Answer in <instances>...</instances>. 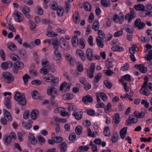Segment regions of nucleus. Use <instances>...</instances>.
Instances as JSON below:
<instances>
[{"label":"nucleus","instance_id":"nucleus-1","mask_svg":"<svg viewBox=\"0 0 152 152\" xmlns=\"http://www.w3.org/2000/svg\"><path fill=\"white\" fill-rule=\"evenodd\" d=\"M15 93L14 96L15 100L18 102L20 105L22 106L25 105L26 102V100L25 94L18 91H16Z\"/></svg>","mask_w":152,"mask_h":152},{"label":"nucleus","instance_id":"nucleus-2","mask_svg":"<svg viewBox=\"0 0 152 152\" xmlns=\"http://www.w3.org/2000/svg\"><path fill=\"white\" fill-rule=\"evenodd\" d=\"M130 13H127L125 16V19L127 20L128 23H129L132 19L136 17V14L134 10L133 9H131Z\"/></svg>","mask_w":152,"mask_h":152},{"label":"nucleus","instance_id":"nucleus-3","mask_svg":"<svg viewBox=\"0 0 152 152\" xmlns=\"http://www.w3.org/2000/svg\"><path fill=\"white\" fill-rule=\"evenodd\" d=\"M3 76L7 81V83H10L14 80V78L13 76L8 72H5L3 73Z\"/></svg>","mask_w":152,"mask_h":152},{"label":"nucleus","instance_id":"nucleus-4","mask_svg":"<svg viewBox=\"0 0 152 152\" xmlns=\"http://www.w3.org/2000/svg\"><path fill=\"white\" fill-rule=\"evenodd\" d=\"M83 113L81 109H76L73 112L72 115L76 120H80L82 118Z\"/></svg>","mask_w":152,"mask_h":152},{"label":"nucleus","instance_id":"nucleus-5","mask_svg":"<svg viewBox=\"0 0 152 152\" xmlns=\"http://www.w3.org/2000/svg\"><path fill=\"white\" fill-rule=\"evenodd\" d=\"M124 19V15L122 12H119L118 15L116 13H115V23H119L121 24L122 23Z\"/></svg>","mask_w":152,"mask_h":152},{"label":"nucleus","instance_id":"nucleus-6","mask_svg":"<svg viewBox=\"0 0 152 152\" xmlns=\"http://www.w3.org/2000/svg\"><path fill=\"white\" fill-rule=\"evenodd\" d=\"M13 15L15 16V18L16 21L20 23L23 20V16L21 13L17 11H15Z\"/></svg>","mask_w":152,"mask_h":152},{"label":"nucleus","instance_id":"nucleus-7","mask_svg":"<svg viewBox=\"0 0 152 152\" xmlns=\"http://www.w3.org/2000/svg\"><path fill=\"white\" fill-rule=\"evenodd\" d=\"M48 82H50L51 84L57 83L59 81L58 78H55V77L51 74H48V79L47 80Z\"/></svg>","mask_w":152,"mask_h":152},{"label":"nucleus","instance_id":"nucleus-8","mask_svg":"<svg viewBox=\"0 0 152 152\" xmlns=\"http://www.w3.org/2000/svg\"><path fill=\"white\" fill-rule=\"evenodd\" d=\"M134 24L136 27L138 28L139 29L143 28L145 26V24L143 22H141L140 19H137L134 21Z\"/></svg>","mask_w":152,"mask_h":152},{"label":"nucleus","instance_id":"nucleus-9","mask_svg":"<svg viewBox=\"0 0 152 152\" xmlns=\"http://www.w3.org/2000/svg\"><path fill=\"white\" fill-rule=\"evenodd\" d=\"M53 91L54 94H58V90L55 88L53 86H52L51 87H48V88L47 90V93L48 95H51Z\"/></svg>","mask_w":152,"mask_h":152},{"label":"nucleus","instance_id":"nucleus-10","mask_svg":"<svg viewBox=\"0 0 152 152\" xmlns=\"http://www.w3.org/2000/svg\"><path fill=\"white\" fill-rule=\"evenodd\" d=\"M82 101L86 104H87L88 103H91L93 102V97L90 95L88 94L83 97Z\"/></svg>","mask_w":152,"mask_h":152},{"label":"nucleus","instance_id":"nucleus-11","mask_svg":"<svg viewBox=\"0 0 152 152\" xmlns=\"http://www.w3.org/2000/svg\"><path fill=\"white\" fill-rule=\"evenodd\" d=\"M73 19L74 22L75 24L79 23L80 21L79 14L78 12L76 11L73 14Z\"/></svg>","mask_w":152,"mask_h":152},{"label":"nucleus","instance_id":"nucleus-12","mask_svg":"<svg viewBox=\"0 0 152 152\" xmlns=\"http://www.w3.org/2000/svg\"><path fill=\"white\" fill-rule=\"evenodd\" d=\"M123 29L127 32L131 34H132L134 31L133 27L131 25L127 24H125L124 25Z\"/></svg>","mask_w":152,"mask_h":152},{"label":"nucleus","instance_id":"nucleus-13","mask_svg":"<svg viewBox=\"0 0 152 152\" xmlns=\"http://www.w3.org/2000/svg\"><path fill=\"white\" fill-rule=\"evenodd\" d=\"M86 55L87 58L88 60L91 61L92 60L93 53L91 49L88 48L87 50Z\"/></svg>","mask_w":152,"mask_h":152},{"label":"nucleus","instance_id":"nucleus-14","mask_svg":"<svg viewBox=\"0 0 152 152\" xmlns=\"http://www.w3.org/2000/svg\"><path fill=\"white\" fill-rule=\"evenodd\" d=\"M138 121V119L135 115H132L129 117L128 119L126 120V122L127 124H131L132 123H136Z\"/></svg>","mask_w":152,"mask_h":152},{"label":"nucleus","instance_id":"nucleus-15","mask_svg":"<svg viewBox=\"0 0 152 152\" xmlns=\"http://www.w3.org/2000/svg\"><path fill=\"white\" fill-rule=\"evenodd\" d=\"M140 93L141 94L146 96H148L150 94L149 91L147 89L145 86H142L140 90Z\"/></svg>","mask_w":152,"mask_h":152},{"label":"nucleus","instance_id":"nucleus-16","mask_svg":"<svg viewBox=\"0 0 152 152\" xmlns=\"http://www.w3.org/2000/svg\"><path fill=\"white\" fill-rule=\"evenodd\" d=\"M134 67L143 73H145L147 71V68L142 64H136Z\"/></svg>","mask_w":152,"mask_h":152},{"label":"nucleus","instance_id":"nucleus-17","mask_svg":"<svg viewBox=\"0 0 152 152\" xmlns=\"http://www.w3.org/2000/svg\"><path fill=\"white\" fill-rule=\"evenodd\" d=\"M28 137L29 142H31L32 144L35 145L37 144V140L33 135L31 134H29Z\"/></svg>","mask_w":152,"mask_h":152},{"label":"nucleus","instance_id":"nucleus-18","mask_svg":"<svg viewBox=\"0 0 152 152\" xmlns=\"http://www.w3.org/2000/svg\"><path fill=\"white\" fill-rule=\"evenodd\" d=\"M7 48L12 51H15L17 50V47L15 44L12 42H8L7 44Z\"/></svg>","mask_w":152,"mask_h":152},{"label":"nucleus","instance_id":"nucleus-19","mask_svg":"<svg viewBox=\"0 0 152 152\" xmlns=\"http://www.w3.org/2000/svg\"><path fill=\"white\" fill-rule=\"evenodd\" d=\"M11 97H7L4 102V105L8 109H10L11 108Z\"/></svg>","mask_w":152,"mask_h":152},{"label":"nucleus","instance_id":"nucleus-20","mask_svg":"<svg viewBox=\"0 0 152 152\" xmlns=\"http://www.w3.org/2000/svg\"><path fill=\"white\" fill-rule=\"evenodd\" d=\"M62 98L64 100H70L74 98V95L72 94L67 93L62 95Z\"/></svg>","mask_w":152,"mask_h":152},{"label":"nucleus","instance_id":"nucleus-21","mask_svg":"<svg viewBox=\"0 0 152 152\" xmlns=\"http://www.w3.org/2000/svg\"><path fill=\"white\" fill-rule=\"evenodd\" d=\"M99 27V23L98 20H96L94 22L92 28L95 31H98Z\"/></svg>","mask_w":152,"mask_h":152},{"label":"nucleus","instance_id":"nucleus-22","mask_svg":"<svg viewBox=\"0 0 152 152\" xmlns=\"http://www.w3.org/2000/svg\"><path fill=\"white\" fill-rule=\"evenodd\" d=\"M61 152H66L67 150V145L65 142H63L59 145Z\"/></svg>","mask_w":152,"mask_h":152},{"label":"nucleus","instance_id":"nucleus-23","mask_svg":"<svg viewBox=\"0 0 152 152\" xmlns=\"http://www.w3.org/2000/svg\"><path fill=\"white\" fill-rule=\"evenodd\" d=\"M13 66L15 69H21L24 67V64L21 62H18L14 64Z\"/></svg>","mask_w":152,"mask_h":152},{"label":"nucleus","instance_id":"nucleus-24","mask_svg":"<svg viewBox=\"0 0 152 152\" xmlns=\"http://www.w3.org/2000/svg\"><path fill=\"white\" fill-rule=\"evenodd\" d=\"M134 114L137 118H142L145 116V115L144 112H139L136 110L134 112Z\"/></svg>","mask_w":152,"mask_h":152},{"label":"nucleus","instance_id":"nucleus-25","mask_svg":"<svg viewBox=\"0 0 152 152\" xmlns=\"http://www.w3.org/2000/svg\"><path fill=\"white\" fill-rule=\"evenodd\" d=\"M39 114V112L37 110H33L31 113V117L32 119L35 120Z\"/></svg>","mask_w":152,"mask_h":152},{"label":"nucleus","instance_id":"nucleus-26","mask_svg":"<svg viewBox=\"0 0 152 152\" xmlns=\"http://www.w3.org/2000/svg\"><path fill=\"white\" fill-rule=\"evenodd\" d=\"M134 8L137 11L142 10L144 11L145 9V7L144 5L142 4H138L137 5H135Z\"/></svg>","mask_w":152,"mask_h":152},{"label":"nucleus","instance_id":"nucleus-27","mask_svg":"<svg viewBox=\"0 0 152 152\" xmlns=\"http://www.w3.org/2000/svg\"><path fill=\"white\" fill-rule=\"evenodd\" d=\"M96 40L97 46L101 48H103L104 46L103 44L104 39H99L98 38H96Z\"/></svg>","mask_w":152,"mask_h":152},{"label":"nucleus","instance_id":"nucleus-28","mask_svg":"<svg viewBox=\"0 0 152 152\" xmlns=\"http://www.w3.org/2000/svg\"><path fill=\"white\" fill-rule=\"evenodd\" d=\"M138 50V48L136 45H134L133 47L129 48V50L131 54H134L136 51H137Z\"/></svg>","mask_w":152,"mask_h":152},{"label":"nucleus","instance_id":"nucleus-29","mask_svg":"<svg viewBox=\"0 0 152 152\" xmlns=\"http://www.w3.org/2000/svg\"><path fill=\"white\" fill-rule=\"evenodd\" d=\"M127 133L126 127H125L123 128L120 132V135L121 138L122 139H124Z\"/></svg>","mask_w":152,"mask_h":152},{"label":"nucleus","instance_id":"nucleus-30","mask_svg":"<svg viewBox=\"0 0 152 152\" xmlns=\"http://www.w3.org/2000/svg\"><path fill=\"white\" fill-rule=\"evenodd\" d=\"M85 10L88 12L90 11L91 9V6L90 4L88 2H85L83 4Z\"/></svg>","mask_w":152,"mask_h":152},{"label":"nucleus","instance_id":"nucleus-31","mask_svg":"<svg viewBox=\"0 0 152 152\" xmlns=\"http://www.w3.org/2000/svg\"><path fill=\"white\" fill-rule=\"evenodd\" d=\"M67 110L69 112H72L75 110L76 108V106L73 104L68 103Z\"/></svg>","mask_w":152,"mask_h":152},{"label":"nucleus","instance_id":"nucleus-32","mask_svg":"<svg viewBox=\"0 0 152 152\" xmlns=\"http://www.w3.org/2000/svg\"><path fill=\"white\" fill-rule=\"evenodd\" d=\"M101 3L102 6L106 7H109L110 5L109 0H101Z\"/></svg>","mask_w":152,"mask_h":152},{"label":"nucleus","instance_id":"nucleus-33","mask_svg":"<svg viewBox=\"0 0 152 152\" xmlns=\"http://www.w3.org/2000/svg\"><path fill=\"white\" fill-rule=\"evenodd\" d=\"M37 138L39 142L41 145L44 144L46 142L45 139L41 135L38 136Z\"/></svg>","mask_w":152,"mask_h":152},{"label":"nucleus","instance_id":"nucleus-34","mask_svg":"<svg viewBox=\"0 0 152 152\" xmlns=\"http://www.w3.org/2000/svg\"><path fill=\"white\" fill-rule=\"evenodd\" d=\"M98 34L99 35V37H97L99 39H104L105 37V35L104 32L102 30H99L98 31Z\"/></svg>","mask_w":152,"mask_h":152},{"label":"nucleus","instance_id":"nucleus-35","mask_svg":"<svg viewBox=\"0 0 152 152\" xmlns=\"http://www.w3.org/2000/svg\"><path fill=\"white\" fill-rule=\"evenodd\" d=\"M31 94L32 97L34 99H39V98L40 94L39 92L37 91H33Z\"/></svg>","mask_w":152,"mask_h":152},{"label":"nucleus","instance_id":"nucleus-36","mask_svg":"<svg viewBox=\"0 0 152 152\" xmlns=\"http://www.w3.org/2000/svg\"><path fill=\"white\" fill-rule=\"evenodd\" d=\"M50 8L53 10H56L58 8V5L56 2H53L50 4Z\"/></svg>","mask_w":152,"mask_h":152},{"label":"nucleus","instance_id":"nucleus-37","mask_svg":"<svg viewBox=\"0 0 152 152\" xmlns=\"http://www.w3.org/2000/svg\"><path fill=\"white\" fill-rule=\"evenodd\" d=\"M49 62L47 59L44 58L42 60L41 64L43 67H47L49 65Z\"/></svg>","mask_w":152,"mask_h":152},{"label":"nucleus","instance_id":"nucleus-38","mask_svg":"<svg viewBox=\"0 0 152 152\" xmlns=\"http://www.w3.org/2000/svg\"><path fill=\"white\" fill-rule=\"evenodd\" d=\"M144 13V15H142L143 17H145L147 15L150 16L152 15V12L146 10H145L144 11L141 12V13Z\"/></svg>","mask_w":152,"mask_h":152},{"label":"nucleus","instance_id":"nucleus-39","mask_svg":"<svg viewBox=\"0 0 152 152\" xmlns=\"http://www.w3.org/2000/svg\"><path fill=\"white\" fill-rule=\"evenodd\" d=\"M102 76V74L99 73L96 74L94 77V82L96 83H98Z\"/></svg>","mask_w":152,"mask_h":152},{"label":"nucleus","instance_id":"nucleus-40","mask_svg":"<svg viewBox=\"0 0 152 152\" xmlns=\"http://www.w3.org/2000/svg\"><path fill=\"white\" fill-rule=\"evenodd\" d=\"M89 149V146L88 145H83L80 146L77 149L78 151H88Z\"/></svg>","mask_w":152,"mask_h":152},{"label":"nucleus","instance_id":"nucleus-41","mask_svg":"<svg viewBox=\"0 0 152 152\" xmlns=\"http://www.w3.org/2000/svg\"><path fill=\"white\" fill-rule=\"evenodd\" d=\"M82 130V127L80 125H78L75 128V132L77 135H80L81 133Z\"/></svg>","mask_w":152,"mask_h":152},{"label":"nucleus","instance_id":"nucleus-42","mask_svg":"<svg viewBox=\"0 0 152 152\" xmlns=\"http://www.w3.org/2000/svg\"><path fill=\"white\" fill-rule=\"evenodd\" d=\"M104 83L105 86L109 89H110L113 86L112 84L107 80H104Z\"/></svg>","mask_w":152,"mask_h":152},{"label":"nucleus","instance_id":"nucleus-43","mask_svg":"<svg viewBox=\"0 0 152 152\" xmlns=\"http://www.w3.org/2000/svg\"><path fill=\"white\" fill-rule=\"evenodd\" d=\"M145 58L147 61H151L152 59V50H150L149 53L145 56Z\"/></svg>","mask_w":152,"mask_h":152},{"label":"nucleus","instance_id":"nucleus-44","mask_svg":"<svg viewBox=\"0 0 152 152\" xmlns=\"http://www.w3.org/2000/svg\"><path fill=\"white\" fill-rule=\"evenodd\" d=\"M28 23L30 24V28L31 30H33L36 28V24L31 20H29Z\"/></svg>","mask_w":152,"mask_h":152},{"label":"nucleus","instance_id":"nucleus-45","mask_svg":"<svg viewBox=\"0 0 152 152\" xmlns=\"http://www.w3.org/2000/svg\"><path fill=\"white\" fill-rule=\"evenodd\" d=\"M69 140L71 141H75L76 138V134L74 132H72L69 135Z\"/></svg>","mask_w":152,"mask_h":152},{"label":"nucleus","instance_id":"nucleus-46","mask_svg":"<svg viewBox=\"0 0 152 152\" xmlns=\"http://www.w3.org/2000/svg\"><path fill=\"white\" fill-rule=\"evenodd\" d=\"M47 35L49 37H54L57 36L58 34L53 31H48Z\"/></svg>","mask_w":152,"mask_h":152},{"label":"nucleus","instance_id":"nucleus-47","mask_svg":"<svg viewBox=\"0 0 152 152\" xmlns=\"http://www.w3.org/2000/svg\"><path fill=\"white\" fill-rule=\"evenodd\" d=\"M101 99L104 101H106L107 99V97L106 94L104 92H101L99 93Z\"/></svg>","mask_w":152,"mask_h":152},{"label":"nucleus","instance_id":"nucleus-48","mask_svg":"<svg viewBox=\"0 0 152 152\" xmlns=\"http://www.w3.org/2000/svg\"><path fill=\"white\" fill-rule=\"evenodd\" d=\"M54 53L57 58V60L60 59L61 57V55L60 52L58 49L54 51Z\"/></svg>","mask_w":152,"mask_h":152},{"label":"nucleus","instance_id":"nucleus-49","mask_svg":"<svg viewBox=\"0 0 152 152\" xmlns=\"http://www.w3.org/2000/svg\"><path fill=\"white\" fill-rule=\"evenodd\" d=\"M85 40L83 38H81L79 39V44L81 46V48L83 49L85 47V44L84 43Z\"/></svg>","mask_w":152,"mask_h":152},{"label":"nucleus","instance_id":"nucleus-50","mask_svg":"<svg viewBox=\"0 0 152 152\" xmlns=\"http://www.w3.org/2000/svg\"><path fill=\"white\" fill-rule=\"evenodd\" d=\"M121 83H123V85L124 86V88L125 91L126 92H128L129 90V88L127 86V83L125 82V83H124V80L123 79L121 80Z\"/></svg>","mask_w":152,"mask_h":152},{"label":"nucleus","instance_id":"nucleus-51","mask_svg":"<svg viewBox=\"0 0 152 152\" xmlns=\"http://www.w3.org/2000/svg\"><path fill=\"white\" fill-rule=\"evenodd\" d=\"M123 48L120 45H115V51L120 52L123 51Z\"/></svg>","mask_w":152,"mask_h":152},{"label":"nucleus","instance_id":"nucleus-52","mask_svg":"<svg viewBox=\"0 0 152 152\" xmlns=\"http://www.w3.org/2000/svg\"><path fill=\"white\" fill-rule=\"evenodd\" d=\"M104 108V110L106 113H108L112 109L111 104L110 103H108Z\"/></svg>","mask_w":152,"mask_h":152},{"label":"nucleus","instance_id":"nucleus-53","mask_svg":"<svg viewBox=\"0 0 152 152\" xmlns=\"http://www.w3.org/2000/svg\"><path fill=\"white\" fill-rule=\"evenodd\" d=\"M64 12V10L63 7L59 8L57 10V13L58 15L59 16H62Z\"/></svg>","mask_w":152,"mask_h":152},{"label":"nucleus","instance_id":"nucleus-54","mask_svg":"<svg viewBox=\"0 0 152 152\" xmlns=\"http://www.w3.org/2000/svg\"><path fill=\"white\" fill-rule=\"evenodd\" d=\"M103 132L105 136H107L110 135L109 129L108 126H107L105 127Z\"/></svg>","mask_w":152,"mask_h":152},{"label":"nucleus","instance_id":"nucleus-55","mask_svg":"<svg viewBox=\"0 0 152 152\" xmlns=\"http://www.w3.org/2000/svg\"><path fill=\"white\" fill-rule=\"evenodd\" d=\"M54 120L56 122L62 123H66L67 121L66 119L59 118L57 117H55Z\"/></svg>","mask_w":152,"mask_h":152},{"label":"nucleus","instance_id":"nucleus-56","mask_svg":"<svg viewBox=\"0 0 152 152\" xmlns=\"http://www.w3.org/2000/svg\"><path fill=\"white\" fill-rule=\"evenodd\" d=\"M77 66V70L80 72H82L83 70V65L81 64L78 63Z\"/></svg>","mask_w":152,"mask_h":152},{"label":"nucleus","instance_id":"nucleus-57","mask_svg":"<svg viewBox=\"0 0 152 152\" xmlns=\"http://www.w3.org/2000/svg\"><path fill=\"white\" fill-rule=\"evenodd\" d=\"M66 7H65V11L66 12V13H67L69 10L71 8V5L70 4L68 1H66L65 2Z\"/></svg>","mask_w":152,"mask_h":152},{"label":"nucleus","instance_id":"nucleus-58","mask_svg":"<svg viewBox=\"0 0 152 152\" xmlns=\"http://www.w3.org/2000/svg\"><path fill=\"white\" fill-rule=\"evenodd\" d=\"M11 140L12 139L8 135L5 136L4 139L5 144L6 145L9 144L10 143Z\"/></svg>","mask_w":152,"mask_h":152},{"label":"nucleus","instance_id":"nucleus-59","mask_svg":"<svg viewBox=\"0 0 152 152\" xmlns=\"http://www.w3.org/2000/svg\"><path fill=\"white\" fill-rule=\"evenodd\" d=\"M11 58L14 61H16L19 58V57L17 55L12 53L10 55Z\"/></svg>","mask_w":152,"mask_h":152},{"label":"nucleus","instance_id":"nucleus-60","mask_svg":"<svg viewBox=\"0 0 152 152\" xmlns=\"http://www.w3.org/2000/svg\"><path fill=\"white\" fill-rule=\"evenodd\" d=\"M30 78V77L27 74L23 76V79L25 85H26V83L28 82V79Z\"/></svg>","mask_w":152,"mask_h":152},{"label":"nucleus","instance_id":"nucleus-61","mask_svg":"<svg viewBox=\"0 0 152 152\" xmlns=\"http://www.w3.org/2000/svg\"><path fill=\"white\" fill-rule=\"evenodd\" d=\"M78 42V39L77 36L75 35L73 37L72 39V42L74 46V44L76 43V42Z\"/></svg>","mask_w":152,"mask_h":152},{"label":"nucleus","instance_id":"nucleus-62","mask_svg":"<svg viewBox=\"0 0 152 152\" xmlns=\"http://www.w3.org/2000/svg\"><path fill=\"white\" fill-rule=\"evenodd\" d=\"M129 68V65L127 63H125L123 66L121 67V70L124 71H125L128 70Z\"/></svg>","mask_w":152,"mask_h":152},{"label":"nucleus","instance_id":"nucleus-63","mask_svg":"<svg viewBox=\"0 0 152 152\" xmlns=\"http://www.w3.org/2000/svg\"><path fill=\"white\" fill-rule=\"evenodd\" d=\"M0 56L2 60L4 61L5 59V55L4 51L3 50H0Z\"/></svg>","mask_w":152,"mask_h":152},{"label":"nucleus","instance_id":"nucleus-64","mask_svg":"<svg viewBox=\"0 0 152 152\" xmlns=\"http://www.w3.org/2000/svg\"><path fill=\"white\" fill-rule=\"evenodd\" d=\"M8 28L9 30H10L13 32H15L16 31V29L15 28L13 24L11 23H9Z\"/></svg>","mask_w":152,"mask_h":152}]
</instances>
